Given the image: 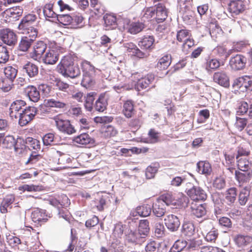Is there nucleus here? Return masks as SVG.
Returning a JSON list of instances; mask_svg holds the SVG:
<instances>
[{"label": "nucleus", "mask_w": 252, "mask_h": 252, "mask_svg": "<svg viewBox=\"0 0 252 252\" xmlns=\"http://www.w3.org/2000/svg\"><path fill=\"white\" fill-rule=\"evenodd\" d=\"M37 36V35L35 32H33L31 34H26V35L22 36L19 43L18 50L24 52L28 51Z\"/></svg>", "instance_id": "8"}, {"label": "nucleus", "mask_w": 252, "mask_h": 252, "mask_svg": "<svg viewBox=\"0 0 252 252\" xmlns=\"http://www.w3.org/2000/svg\"><path fill=\"white\" fill-rule=\"evenodd\" d=\"M81 67L83 72L81 86L86 89L92 88L95 84V72L97 69L86 60L82 62Z\"/></svg>", "instance_id": "2"}, {"label": "nucleus", "mask_w": 252, "mask_h": 252, "mask_svg": "<svg viewBox=\"0 0 252 252\" xmlns=\"http://www.w3.org/2000/svg\"><path fill=\"white\" fill-rule=\"evenodd\" d=\"M124 46L128 52L131 53V55L137 58L142 59L148 56L147 52H142L132 42L124 43Z\"/></svg>", "instance_id": "15"}, {"label": "nucleus", "mask_w": 252, "mask_h": 252, "mask_svg": "<svg viewBox=\"0 0 252 252\" xmlns=\"http://www.w3.org/2000/svg\"><path fill=\"white\" fill-rule=\"evenodd\" d=\"M206 206L205 203L198 205L192 204L191 206L192 214L196 218H202L206 214Z\"/></svg>", "instance_id": "31"}, {"label": "nucleus", "mask_w": 252, "mask_h": 252, "mask_svg": "<svg viewBox=\"0 0 252 252\" xmlns=\"http://www.w3.org/2000/svg\"><path fill=\"white\" fill-rule=\"evenodd\" d=\"M57 68L58 72L65 77L75 78L81 75L78 64L75 63L73 58L70 55L64 56Z\"/></svg>", "instance_id": "1"}, {"label": "nucleus", "mask_w": 252, "mask_h": 252, "mask_svg": "<svg viewBox=\"0 0 252 252\" xmlns=\"http://www.w3.org/2000/svg\"><path fill=\"white\" fill-rule=\"evenodd\" d=\"M166 245L155 241L148 242L145 247L146 252H166Z\"/></svg>", "instance_id": "19"}, {"label": "nucleus", "mask_w": 252, "mask_h": 252, "mask_svg": "<svg viewBox=\"0 0 252 252\" xmlns=\"http://www.w3.org/2000/svg\"><path fill=\"white\" fill-rule=\"evenodd\" d=\"M45 101V105L47 107L64 108L66 105L65 103L53 98Z\"/></svg>", "instance_id": "58"}, {"label": "nucleus", "mask_w": 252, "mask_h": 252, "mask_svg": "<svg viewBox=\"0 0 252 252\" xmlns=\"http://www.w3.org/2000/svg\"><path fill=\"white\" fill-rule=\"evenodd\" d=\"M132 77L137 80L135 87L138 92L146 89L155 80V75L152 73L148 74L144 77H140V74L136 72L132 74Z\"/></svg>", "instance_id": "7"}, {"label": "nucleus", "mask_w": 252, "mask_h": 252, "mask_svg": "<svg viewBox=\"0 0 252 252\" xmlns=\"http://www.w3.org/2000/svg\"><path fill=\"white\" fill-rule=\"evenodd\" d=\"M54 120L58 129L62 133L70 135L76 132L74 127L68 120L62 118L61 116L55 117Z\"/></svg>", "instance_id": "6"}, {"label": "nucleus", "mask_w": 252, "mask_h": 252, "mask_svg": "<svg viewBox=\"0 0 252 252\" xmlns=\"http://www.w3.org/2000/svg\"><path fill=\"white\" fill-rule=\"evenodd\" d=\"M104 25L106 30L115 29L118 25L121 24V19L117 18L115 15L106 14L103 16Z\"/></svg>", "instance_id": "10"}, {"label": "nucleus", "mask_w": 252, "mask_h": 252, "mask_svg": "<svg viewBox=\"0 0 252 252\" xmlns=\"http://www.w3.org/2000/svg\"><path fill=\"white\" fill-rule=\"evenodd\" d=\"M46 215V210L38 208H35L31 213L32 220L41 225V223L45 222L47 220Z\"/></svg>", "instance_id": "14"}, {"label": "nucleus", "mask_w": 252, "mask_h": 252, "mask_svg": "<svg viewBox=\"0 0 252 252\" xmlns=\"http://www.w3.org/2000/svg\"><path fill=\"white\" fill-rule=\"evenodd\" d=\"M7 16L13 20H17L22 16L23 9L21 6H15L5 10Z\"/></svg>", "instance_id": "38"}, {"label": "nucleus", "mask_w": 252, "mask_h": 252, "mask_svg": "<svg viewBox=\"0 0 252 252\" xmlns=\"http://www.w3.org/2000/svg\"><path fill=\"white\" fill-rule=\"evenodd\" d=\"M237 191V189L234 187L228 189L225 192L223 201L229 206L233 205L236 200Z\"/></svg>", "instance_id": "26"}, {"label": "nucleus", "mask_w": 252, "mask_h": 252, "mask_svg": "<svg viewBox=\"0 0 252 252\" xmlns=\"http://www.w3.org/2000/svg\"><path fill=\"white\" fill-rule=\"evenodd\" d=\"M196 171L200 174L205 175L206 177L210 176L212 169L210 163L207 161L201 160L196 164Z\"/></svg>", "instance_id": "23"}, {"label": "nucleus", "mask_w": 252, "mask_h": 252, "mask_svg": "<svg viewBox=\"0 0 252 252\" xmlns=\"http://www.w3.org/2000/svg\"><path fill=\"white\" fill-rule=\"evenodd\" d=\"M240 172L236 170L235 172V178L239 184H243L250 182L252 178V171Z\"/></svg>", "instance_id": "30"}, {"label": "nucleus", "mask_w": 252, "mask_h": 252, "mask_svg": "<svg viewBox=\"0 0 252 252\" xmlns=\"http://www.w3.org/2000/svg\"><path fill=\"white\" fill-rule=\"evenodd\" d=\"M144 28L142 23H132L128 28V31L131 34H136L141 32Z\"/></svg>", "instance_id": "59"}, {"label": "nucleus", "mask_w": 252, "mask_h": 252, "mask_svg": "<svg viewBox=\"0 0 252 252\" xmlns=\"http://www.w3.org/2000/svg\"><path fill=\"white\" fill-rule=\"evenodd\" d=\"M55 86L61 91L68 93L71 92L74 88V86L70 85L60 79H57L55 81Z\"/></svg>", "instance_id": "53"}, {"label": "nucleus", "mask_w": 252, "mask_h": 252, "mask_svg": "<svg viewBox=\"0 0 252 252\" xmlns=\"http://www.w3.org/2000/svg\"><path fill=\"white\" fill-rule=\"evenodd\" d=\"M156 17L157 23H162L167 17V10L164 5L161 3H158L155 5Z\"/></svg>", "instance_id": "21"}, {"label": "nucleus", "mask_w": 252, "mask_h": 252, "mask_svg": "<svg viewBox=\"0 0 252 252\" xmlns=\"http://www.w3.org/2000/svg\"><path fill=\"white\" fill-rule=\"evenodd\" d=\"M23 70L26 72L30 78L35 77L38 73V66L34 63L30 62L23 66Z\"/></svg>", "instance_id": "35"}, {"label": "nucleus", "mask_w": 252, "mask_h": 252, "mask_svg": "<svg viewBox=\"0 0 252 252\" xmlns=\"http://www.w3.org/2000/svg\"><path fill=\"white\" fill-rule=\"evenodd\" d=\"M16 144V140L12 135H7L3 137V141L2 142V147L3 148L11 149L14 148Z\"/></svg>", "instance_id": "52"}, {"label": "nucleus", "mask_w": 252, "mask_h": 252, "mask_svg": "<svg viewBox=\"0 0 252 252\" xmlns=\"http://www.w3.org/2000/svg\"><path fill=\"white\" fill-rule=\"evenodd\" d=\"M164 223L167 229L172 232L176 231L180 225L179 218L172 214L166 217L164 219Z\"/></svg>", "instance_id": "12"}, {"label": "nucleus", "mask_w": 252, "mask_h": 252, "mask_svg": "<svg viewBox=\"0 0 252 252\" xmlns=\"http://www.w3.org/2000/svg\"><path fill=\"white\" fill-rule=\"evenodd\" d=\"M83 17L80 14L73 15L70 20V27L73 29L80 28L82 26Z\"/></svg>", "instance_id": "54"}, {"label": "nucleus", "mask_w": 252, "mask_h": 252, "mask_svg": "<svg viewBox=\"0 0 252 252\" xmlns=\"http://www.w3.org/2000/svg\"><path fill=\"white\" fill-rule=\"evenodd\" d=\"M46 48L47 45L43 41H38L33 46V51L31 53L32 58L35 60L40 59Z\"/></svg>", "instance_id": "22"}, {"label": "nucleus", "mask_w": 252, "mask_h": 252, "mask_svg": "<svg viewBox=\"0 0 252 252\" xmlns=\"http://www.w3.org/2000/svg\"><path fill=\"white\" fill-rule=\"evenodd\" d=\"M108 96L105 93H101L96 98L94 105V109L98 112L104 111L108 105Z\"/></svg>", "instance_id": "17"}, {"label": "nucleus", "mask_w": 252, "mask_h": 252, "mask_svg": "<svg viewBox=\"0 0 252 252\" xmlns=\"http://www.w3.org/2000/svg\"><path fill=\"white\" fill-rule=\"evenodd\" d=\"M13 82L4 75L0 76V89L4 92H8L12 89Z\"/></svg>", "instance_id": "45"}, {"label": "nucleus", "mask_w": 252, "mask_h": 252, "mask_svg": "<svg viewBox=\"0 0 252 252\" xmlns=\"http://www.w3.org/2000/svg\"><path fill=\"white\" fill-rule=\"evenodd\" d=\"M155 38L153 36L148 35L143 37L138 42L139 46L144 51L147 52L149 55V52L154 48V43Z\"/></svg>", "instance_id": "13"}, {"label": "nucleus", "mask_w": 252, "mask_h": 252, "mask_svg": "<svg viewBox=\"0 0 252 252\" xmlns=\"http://www.w3.org/2000/svg\"><path fill=\"white\" fill-rule=\"evenodd\" d=\"M96 93L93 92L88 93L86 96H84L85 99L84 107L88 111H92L94 108V101L97 98Z\"/></svg>", "instance_id": "28"}, {"label": "nucleus", "mask_w": 252, "mask_h": 252, "mask_svg": "<svg viewBox=\"0 0 252 252\" xmlns=\"http://www.w3.org/2000/svg\"><path fill=\"white\" fill-rule=\"evenodd\" d=\"M142 238H143L141 237L138 232L132 230H128V232L126 233V240L129 243L134 245L139 244L140 243Z\"/></svg>", "instance_id": "32"}, {"label": "nucleus", "mask_w": 252, "mask_h": 252, "mask_svg": "<svg viewBox=\"0 0 252 252\" xmlns=\"http://www.w3.org/2000/svg\"><path fill=\"white\" fill-rule=\"evenodd\" d=\"M18 116L19 117V124L22 126L27 125L33 119V118L30 116L29 114H26L22 111L18 113Z\"/></svg>", "instance_id": "61"}, {"label": "nucleus", "mask_w": 252, "mask_h": 252, "mask_svg": "<svg viewBox=\"0 0 252 252\" xmlns=\"http://www.w3.org/2000/svg\"><path fill=\"white\" fill-rule=\"evenodd\" d=\"M15 196L13 194H10L7 195L2 200L0 205V211L2 214L6 213L7 208H12L11 205L15 201Z\"/></svg>", "instance_id": "29"}, {"label": "nucleus", "mask_w": 252, "mask_h": 252, "mask_svg": "<svg viewBox=\"0 0 252 252\" xmlns=\"http://www.w3.org/2000/svg\"><path fill=\"white\" fill-rule=\"evenodd\" d=\"M235 92H246L252 91V76H243L235 79L232 84Z\"/></svg>", "instance_id": "4"}, {"label": "nucleus", "mask_w": 252, "mask_h": 252, "mask_svg": "<svg viewBox=\"0 0 252 252\" xmlns=\"http://www.w3.org/2000/svg\"><path fill=\"white\" fill-rule=\"evenodd\" d=\"M215 82L218 83L220 86L225 88L229 86V78L225 73L223 72H215L213 76Z\"/></svg>", "instance_id": "27"}, {"label": "nucleus", "mask_w": 252, "mask_h": 252, "mask_svg": "<svg viewBox=\"0 0 252 252\" xmlns=\"http://www.w3.org/2000/svg\"><path fill=\"white\" fill-rule=\"evenodd\" d=\"M247 61V58L244 56L237 54L231 58L229 65L233 70H240L245 67Z\"/></svg>", "instance_id": "9"}, {"label": "nucleus", "mask_w": 252, "mask_h": 252, "mask_svg": "<svg viewBox=\"0 0 252 252\" xmlns=\"http://www.w3.org/2000/svg\"><path fill=\"white\" fill-rule=\"evenodd\" d=\"M234 240L238 247H242L250 244L252 241V238L247 235L245 236L239 234L235 237Z\"/></svg>", "instance_id": "46"}, {"label": "nucleus", "mask_w": 252, "mask_h": 252, "mask_svg": "<svg viewBox=\"0 0 252 252\" xmlns=\"http://www.w3.org/2000/svg\"><path fill=\"white\" fill-rule=\"evenodd\" d=\"M6 240L8 245L12 248H17L21 244V241L19 237L9 235L6 236Z\"/></svg>", "instance_id": "64"}, {"label": "nucleus", "mask_w": 252, "mask_h": 252, "mask_svg": "<svg viewBox=\"0 0 252 252\" xmlns=\"http://www.w3.org/2000/svg\"><path fill=\"white\" fill-rule=\"evenodd\" d=\"M53 4L52 3L46 4L44 6L43 12L46 19L52 18V22H56L58 14L53 11Z\"/></svg>", "instance_id": "40"}, {"label": "nucleus", "mask_w": 252, "mask_h": 252, "mask_svg": "<svg viewBox=\"0 0 252 252\" xmlns=\"http://www.w3.org/2000/svg\"><path fill=\"white\" fill-rule=\"evenodd\" d=\"M220 66V63L216 59L207 60L205 68L208 71H211L217 69Z\"/></svg>", "instance_id": "55"}, {"label": "nucleus", "mask_w": 252, "mask_h": 252, "mask_svg": "<svg viewBox=\"0 0 252 252\" xmlns=\"http://www.w3.org/2000/svg\"><path fill=\"white\" fill-rule=\"evenodd\" d=\"M24 93L31 101L36 102L40 99V93L36 87L28 86L24 89Z\"/></svg>", "instance_id": "25"}, {"label": "nucleus", "mask_w": 252, "mask_h": 252, "mask_svg": "<svg viewBox=\"0 0 252 252\" xmlns=\"http://www.w3.org/2000/svg\"><path fill=\"white\" fill-rule=\"evenodd\" d=\"M37 24V16L34 14H28L21 19L18 25V29L26 34H31L35 32L37 35L38 31L36 28Z\"/></svg>", "instance_id": "3"}, {"label": "nucleus", "mask_w": 252, "mask_h": 252, "mask_svg": "<svg viewBox=\"0 0 252 252\" xmlns=\"http://www.w3.org/2000/svg\"><path fill=\"white\" fill-rule=\"evenodd\" d=\"M189 188H187L186 192L190 199L194 201H204L207 198L206 191L199 186L189 184Z\"/></svg>", "instance_id": "5"}, {"label": "nucleus", "mask_w": 252, "mask_h": 252, "mask_svg": "<svg viewBox=\"0 0 252 252\" xmlns=\"http://www.w3.org/2000/svg\"><path fill=\"white\" fill-rule=\"evenodd\" d=\"M62 201L58 200L56 198H52L49 200L50 204L53 206L57 207V210L59 208H64L67 207L69 205V200L66 195H62Z\"/></svg>", "instance_id": "37"}, {"label": "nucleus", "mask_w": 252, "mask_h": 252, "mask_svg": "<svg viewBox=\"0 0 252 252\" xmlns=\"http://www.w3.org/2000/svg\"><path fill=\"white\" fill-rule=\"evenodd\" d=\"M73 141L81 145H89L90 146H93L95 145L94 138L91 137L89 134L86 132L75 136L73 139Z\"/></svg>", "instance_id": "20"}, {"label": "nucleus", "mask_w": 252, "mask_h": 252, "mask_svg": "<svg viewBox=\"0 0 252 252\" xmlns=\"http://www.w3.org/2000/svg\"><path fill=\"white\" fill-rule=\"evenodd\" d=\"M26 143L27 148L30 150L38 151L40 149V142L36 139L28 137L26 139Z\"/></svg>", "instance_id": "50"}, {"label": "nucleus", "mask_w": 252, "mask_h": 252, "mask_svg": "<svg viewBox=\"0 0 252 252\" xmlns=\"http://www.w3.org/2000/svg\"><path fill=\"white\" fill-rule=\"evenodd\" d=\"M187 245V243L186 240H177L175 242L171 248V251L172 252H180L183 249H186Z\"/></svg>", "instance_id": "56"}, {"label": "nucleus", "mask_w": 252, "mask_h": 252, "mask_svg": "<svg viewBox=\"0 0 252 252\" xmlns=\"http://www.w3.org/2000/svg\"><path fill=\"white\" fill-rule=\"evenodd\" d=\"M17 70L12 66L6 67L4 70V75L13 82L15 80L17 74Z\"/></svg>", "instance_id": "57"}, {"label": "nucleus", "mask_w": 252, "mask_h": 252, "mask_svg": "<svg viewBox=\"0 0 252 252\" xmlns=\"http://www.w3.org/2000/svg\"><path fill=\"white\" fill-rule=\"evenodd\" d=\"M27 145L26 143V139L18 137L16 140V144L14 145V149L15 152L19 154H22L23 151L27 149Z\"/></svg>", "instance_id": "48"}, {"label": "nucleus", "mask_w": 252, "mask_h": 252, "mask_svg": "<svg viewBox=\"0 0 252 252\" xmlns=\"http://www.w3.org/2000/svg\"><path fill=\"white\" fill-rule=\"evenodd\" d=\"M180 13L183 21L187 24H189L194 16V12L191 8H181Z\"/></svg>", "instance_id": "47"}, {"label": "nucleus", "mask_w": 252, "mask_h": 252, "mask_svg": "<svg viewBox=\"0 0 252 252\" xmlns=\"http://www.w3.org/2000/svg\"><path fill=\"white\" fill-rule=\"evenodd\" d=\"M153 213L157 217L159 218L163 216L166 212V207L164 204H161L157 200L152 205Z\"/></svg>", "instance_id": "36"}, {"label": "nucleus", "mask_w": 252, "mask_h": 252, "mask_svg": "<svg viewBox=\"0 0 252 252\" xmlns=\"http://www.w3.org/2000/svg\"><path fill=\"white\" fill-rule=\"evenodd\" d=\"M0 38L4 43L9 45H14L17 41L16 34L10 29H6L0 32Z\"/></svg>", "instance_id": "11"}, {"label": "nucleus", "mask_w": 252, "mask_h": 252, "mask_svg": "<svg viewBox=\"0 0 252 252\" xmlns=\"http://www.w3.org/2000/svg\"><path fill=\"white\" fill-rule=\"evenodd\" d=\"M187 62L186 59H183L179 61L177 63L174 65L172 69L166 72L165 74L167 75L169 73V76L173 74L174 72L183 68L186 65Z\"/></svg>", "instance_id": "63"}, {"label": "nucleus", "mask_w": 252, "mask_h": 252, "mask_svg": "<svg viewBox=\"0 0 252 252\" xmlns=\"http://www.w3.org/2000/svg\"><path fill=\"white\" fill-rule=\"evenodd\" d=\"M26 103L22 100H17L13 101L9 108V115L11 118H17L18 113L22 112Z\"/></svg>", "instance_id": "18"}, {"label": "nucleus", "mask_w": 252, "mask_h": 252, "mask_svg": "<svg viewBox=\"0 0 252 252\" xmlns=\"http://www.w3.org/2000/svg\"><path fill=\"white\" fill-rule=\"evenodd\" d=\"M9 58V52L6 47L0 44V63H6Z\"/></svg>", "instance_id": "60"}, {"label": "nucleus", "mask_w": 252, "mask_h": 252, "mask_svg": "<svg viewBox=\"0 0 252 252\" xmlns=\"http://www.w3.org/2000/svg\"><path fill=\"white\" fill-rule=\"evenodd\" d=\"M150 232L149 222L147 220H141L139 221L138 233L143 238L147 236Z\"/></svg>", "instance_id": "39"}, {"label": "nucleus", "mask_w": 252, "mask_h": 252, "mask_svg": "<svg viewBox=\"0 0 252 252\" xmlns=\"http://www.w3.org/2000/svg\"><path fill=\"white\" fill-rule=\"evenodd\" d=\"M18 189L23 192L27 191L29 192H36L43 190V187L39 185H28L25 184L23 186H19Z\"/></svg>", "instance_id": "51"}, {"label": "nucleus", "mask_w": 252, "mask_h": 252, "mask_svg": "<svg viewBox=\"0 0 252 252\" xmlns=\"http://www.w3.org/2000/svg\"><path fill=\"white\" fill-rule=\"evenodd\" d=\"M59 60V54L54 50H49L43 58L44 63L48 64H54Z\"/></svg>", "instance_id": "34"}, {"label": "nucleus", "mask_w": 252, "mask_h": 252, "mask_svg": "<svg viewBox=\"0 0 252 252\" xmlns=\"http://www.w3.org/2000/svg\"><path fill=\"white\" fill-rule=\"evenodd\" d=\"M158 201L161 203L162 204H164L165 206H169L173 205H176V200L173 197V196L169 193L163 194L160 196V197L157 199Z\"/></svg>", "instance_id": "43"}, {"label": "nucleus", "mask_w": 252, "mask_h": 252, "mask_svg": "<svg viewBox=\"0 0 252 252\" xmlns=\"http://www.w3.org/2000/svg\"><path fill=\"white\" fill-rule=\"evenodd\" d=\"M71 16L68 14H58L56 21L63 25H70Z\"/></svg>", "instance_id": "62"}, {"label": "nucleus", "mask_w": 252, "mask_h": 252, "mask_svg": "<svg viewBox=\"0 0 252 252\" xmlns=\"http://www.w3.org/2000/svg\"><path fill=\"white\" fill-rule=\"evenodd\" d=\"M135 113L134 103L131 100L126 101L123 105V113L127 118H131Z\"/></svg>", "instance_id": "33"}, {"label": "nucleus", "mask_w": 252, "mask_h": 252, "mask_svg": "<svg viewBox=\"0 0 252 252\" xmlns=\"http://www.w3.org/2000/svg\"><path fill=\"white\" fill-rule=\"evenodd\" d=\"M152 209V205L145 204L137 206L135 209V212L140 217H147L150 215Z\"/></svg>", "instance_id": "41"}, {"label": "nucleus", "mask_w": 252, "mask_h": 252, "mask_svg": "<svg viewBox=\"0 0 252 252\" xmlns=\"http://www.w3.org/2000/svg\"><path fill=\"white\" fill-rule=\"evenodd\" d=\"M250 193V188L246 187L240 192L238 196V201L240 205L244 206L248 202Z\"/></svg>", "instance_id": "42"}, {"label": "nucleus", "mask_w": 252, "mask_h": 252, "mask_svg": "<svg viewBox=\"0 0 252 252\" xmlns=\"http://www.w3.org/2000/svg\"><path fill=\"white\" fill-rule=\"evenodd\" d=\"M245 9V2L242 0H232L228 5L229 11L235 15L242 13Z\"/></svg>", "instance_id": "16"}, {"label": "nucleus", "mask_w": 252, "mask_h": 252, "mask_svg": "<svg viewBox=\"0 0 252 252\" xmlns=\"http://www.w3.org/2000/svg\"><path fill=\"white\" fill-rule=\"evenodd\" d=\"M237 160V166L238 169L242 171H250L252 166L251 162L246 157L241 158Z\"/></svg>", "instance_id": "49"}, {"label": "nucleus", "mask_w": 252, "mask_h": 252, "mask_svg": "<svg viewBox=\"0 0 252 252\" xmlns=\"http://www.w3.org/2000/svg\"><path fill=\"white\" fill-rule=\"evenodd\" d=\"M171 59L170 56H164L158 60L157 64V68L160 70L166 69L171 64Z\"/></svg>", "instance_id": "44"}, {"label": "nucleus", "mask_w": 252, "mask_h": 252, "mask_svg": "<svg viewBox=\"0 0 252 252\" xmlns=\"http://www.w3.org/2000/svg\"><path fill=\"white\" fill-rule=\"evenodd\" d=\"M181 233L184 236L191 238L195 233L194 223L189 221H184L182 226Z\"/></svg>", "instance_id": "24"}]
</instances>
